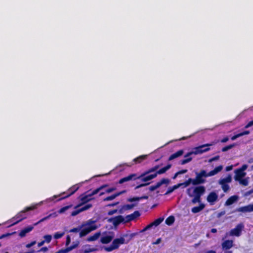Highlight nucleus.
Masks as SVG:
<instances>
[{"label": "nucleus", "mask_w": 253, "mask_h": 253, "mask_svg": "<svg viewBox=\"0 0 253 253\" xmlns=\"http://www.w3.org/2000/svg\"><path fill=\"white\" fill-rule=\"evenodd\" d=\"M192 188H189L187 189V193L190 197L194 196L191 202L193 204H196L197 203H201V196L205 193L206 188L204 186H197L194 188L193 194H191L190 191Z\"/></svg>", "instance_id": "1"}, {"label": "nucleus", "mask_w": 253, "mask_h": 253, "mask_svg": "<svg viewBox=\"0 0 253 253\" xmlns=\"http://www.w3.org/2000/svg\"><path fill=\"white\" fill-rule=\"evenodd\" d=\"M36 208L35 206L28 207L25 208L23 211L19 212L17 213L14 217L11 219V221L13 222L10 226L14 225L19 222L21 221L24 219L27 218L26 212L34 210Z\"/></svg>", "instance_id": "2"}, {"label": "nucleus", "mask_w": 253, "mask_h": 253, "mask_svg": "<svg viewBox=\"0 0 253 253\" xmlns=\"http://www.w3.org/2000/svg\"><path fill=\"white\" fill-rule=\"evenodd\" d=\"M196 177L193 179V185H199L200 184H204L206 182V180L205 178L210 176L209 173L202 169L200 172H196Z\"/></svg>", "instance_id": "3"}, {"label": "nucleus", "mask_w": 253, "mask_h": 253, "mask_svg": "<svg viewBox=\"0 0 253 253\" xmlns=\"http://www.w3.org/2000/svg\"><path fill=\"white\" fill-rule=\"evenodd\" d=\"M213 143L205 144L194 148V151L189 152V154L198 155L207 152L210 150L209 146H212Z\"/></svg>", "instance_id": "4"}, {"label": "nucleus", "mask_w": 253, "mask_h": 253, "mask_svg": "<svg viewBox=\"0 0 253 253\" xmlns=\"http://www.w3.org/2000/svg\"><path fill=\"white\" fill-rule=\"evenodd\" d=\"M232 181L231 175H228L225 178H221L219 180V184L221 185V188L224 192H227L230 189V187L227 183H230Z\"/></svg>", "instance_id": "5"}, {"label": "nucleus", "mask_w": 253, "mask_h": 253, "mask_svg": "<svg viewBox=\"0 0 253 253\" xmlns=\"http://www.w3.org/2000/svg\"><path fill=\"white\" fill-rule=\"evenodd\" d=\"M114 237L115 233L113 231L104 233V235L100 238V242L103 244H108L112 241Z\"/></svg>", "instance_id": "6"}, {"label": "nucleus", "mask_w": 253, "mask_h": 253, "mask_svg": "<svg viewBox=\"0 0 253 253\" xmlns=\"http://www.w3.org/2000/svg\"><path fill=\"white\" fill-rule=\"evenodd\" d=\"M79 188V186L78 185H74L69 188L66 192H63L61 195H65V196L59 198V200H62L66 199L70 196L73 195Z\"/></svg>", "instance_id": "7"}, {"label": "nucleus", "mask_w": 253, "mask_h": 253, "mask_svg": "<svg viewBox=\"0 0 253 253\" xmlns=\"http://www.w3.org/2000/svg\"><path fill=\"white\" fill-rule=\"evenodd\" d=\"M90 195L89 194L88 195H84L82 194L79 197L78 199L81 201V203L79 204L78 205L75 207V209H77L83 205L86 204L88 202L90 201L92 199L91 198Z\"/></svg>", "instance_id": "8"}, {"label": "nucleus", "mask_w": 253, "mask_h": 253, "mask_svg": "<svg viewBox=\"0 0 253 253\" xmlns=\"http://www.w3.org/2000/svg\"><path fill=\"white\" fill-rule=\"evenodd\" d=\"M127 236V234H124L123 235V237H121L119 238L115 239L113 241L111 244L116 250L118 249L119 248L120 245H122L125 243V239L124 238L126 237Z\"/></svg>", "instance_id": "9"}, {"label": "nucleus", "mask_w": 253, "mask_h": 253, "mask_svg": "<svg viewBox=\"0 0 253 253\" xmlns=\"http://www.w3.org/2000/svg\"><path fill=\"white\" fill-rule=\"evenodd\" d=\"M107 221L109 223H112L114 226H117L124 221V218L122 215H118L109 218Z\"/></svg>", "instance_id": "10"}, {"label": "nucleus", "mask_w": 253, "mask_h": 253, "mask_svg": "<svg viewBox=\"0 0 253 253\" xmlns=\"http://www.w3.org/2000/svg\"><path fill=\"white\" fill-rule=\"evenodd\" d=\"M244 228V225L242 223L238 224L234 228L231 229L230 231V235L231 236H235L239 237L241 235L242 230Z\"/></svg>", "instance_id": "11"}, {"label": "nucleus", "mask_w": 253, "mask_h": 253, "mask_svg": "<svg viewBox=\"0 0 253 253\" xmlns=\"http://www.w3.org/2000/svg\"><path fill=\"white\" fill-rule=\"evenodd\" d=\"M169 182V180L168 178H162L160 181L158 182L155 185H151L149 187V190L150 191H153L159 188L162 185L166 184H168Z\"/></svg>", "instance_id": "12"}, {"label": "nucleus", "mask_w": 253, "mask_h": 253, "mask_svg": "<svg viewBox=\"0 0 253 253\" xmlns=\"http://www.w3.org/2000/svg\"><path fill=\"white\" fill-rule=\"evenodd\" d=\"M84 227H85L82 230H81L80 232V237H83L86 236L91 231H94L97 228V226Z\"/></svg>", "instance_id": "13"}, {"label": "nucleus", "mask_w": 253, "mask_h": 253, "mask_svg": "<svg viewBox=\"0 0 253 253\" xmlns=\"http://www.w3.org/2000/svg\"><path fill=\"white\" fill-rule=\"evenodd\" d=\"M92 207V205L91 204H88L85 205V206H83L81 208H80L79 209H77L76 210H75L71 212V215L72 216H75L80 213V212L86 211L90 208H91Z\"/></svg>", "instance_id": "14"}, {"label": "nucleus", "mask_w": 253, "mask_h": 253, "mask_svg": "<svg viewBox=\"0 0 253 253\" xmlns=\"http://www.w3.org/2000/svg\"><path fill=\"white\" fill-rule=\"evenodd\" d=\"M164 220L163 217H159L156 219H155L153 222L147 225L142 231L141 232H144L148 229L151 228L152 226H157L159 224H160L162 221Z\"/></svg>", "instance_id": "15"}, {"label": "nucleus", "mask_w": 253, "mask_h": 253, "mask_svg": "<svg viewBox=\"0 0 253 253\" xmlns=\"http://www.w3.org/2000/svg\"><path fill=\"white\" fill-rule=\"evenodd\" d=\"M139 177H137V174L136 173L130 174L126 177L120 179L119 181V183L123 184L124 182L128 181L131 180H136L137 179H139Z\"/></svg>", "instance_id": "16"}, {"label": "nucleus", "mask_w": 253, "mask_h": 253, "mask_svg": "<svg viewBox=\"0 0 253 253\" xmlns=\"http://www.w3.org/2000/svg\"><path fill=\"white\" fill-rule=\"evenodd\" d=\"M217 199L218 195L214 192L210 193L207 198V201L210 203L211 205H212Z\"/></svg>", "instance_id": "17"}, {"label": "nucleus", "mask_w": 253, "mask_h": 253, "mask_svg": "<svg viewBox=\"0 0 253 253\" xmlns=\"http://www.w3.org/2000/svg\"><path fill=\"white\" fill-rule=\"evenodd\" d=\"M235 211L242 212L253 211V204L237 208L235 210Z\"/></svg>", "instance_id": "18"}, {"label": "nucleus", "mask_w": 253, "mask_h": 253, "mask_svg": "<svg viewBox=\"0 0 253 253\" xmlns=\"http://www.w3.org/2000/svg\"><path fill=\"white\" fill-rule=\"evenodd\" d=\"M157 176V174L155 172L154 173H152L150 174H147L145 176H141V174L139 176H137V177H140L139 179H140L141 181L142 182H147L149 180H151L154 178H155Z\"/></svg>", "instance_id": "19"}, {"label": "nucleus", "mask_w": 253, "mask_h": 253, "mask_svg": "<svg viewBox=\"0 0 253 253\" xmlns=\"http://www.w3.org/2000/svg\"><path fill=\"white\" fill-rule=\"evenodd\" d=\"M234 172L235 174L234 176V179L236 181L240 180L245 177L246 175V172L245 171H242L238 169H236L234 171Z\"/></svg>", "instance_id": "20"}, {"label": "nucleus", "mask_w": 253, "mask_h": 253, "mask_svg": "<svg viewBox=\"0 0 253 253\" xmlns=\"http://www.w3.org/2000/svg\"><path fill=\"white\" fill-rule=\"evenodd\" d=\"M140 216V213L139 211H134L132 213L127 215L126 216V222H129L132 220H134L135 218L139 217Z\"/></svg>", "instance_id": "21"}, {"label": "nucleus", "mask_w": 253, "mask_h": 253, "mask_svg": "<svg viewBox=\"0 0 253 253\" xmlns=\"http://www.w3.org/2000/svg\"><path fill=\"white\" fill-rule=\"evenodd\" d=\"M233 246V241L230 240H227L222 243V248L223 250H227L231 249Z\"/></svg>", "instance_id": "22"}, {"label": "nucleus", "mask_w": 253, "mask_h": 253, "mask_svg": "<svg viewBox=\"0 0 253 253\" xmlns=\"http://www.w3.org/2000/svg\"><path fill=\"white\" fill-rule=\"evenodd\" d=\"M34 228L33 226H29L23 229H22L19 233V235L21 237H24L26 236V234L31 231Z\"/></svg>", "instance_id": "23"}, {"label": "nucleus", "mask_w": 253, "mask_h": 253, "mask_svg": "<svg viewBox=\"0 0 253 253\" xmlns=\"http://www.w3.org/2000/svg\"><path fill=\"white\" fill-rule=\"evenodd\" d=\"M238 199V196L237 195H233L230 197L225 202V206H230L233 203L236 202Z\"/></svg>", "instance_id": "24"}, {"label": "nucleus", "mask_w": 253, "mask_h": 253, "mask_svg": "<svg viewBox=\"0 0 253 253\" xmlns=\"http://www.w3.org/2000/svg\"><path fill=\"white\" fill-rule=\"evenodd\" d=\"M184 153V151L182 149L179 150L175 153L171 154L169 158V161H171L175 158H177L182 156Z\"/></svg>", "instance_id": "25"}, {"label": "nucleus", "mask_w": 253, "mask_h": 253, "mask_svg": "<svg viewBox=\"0 0 253 253\" xmlns=\"http://www.w3.org/2000/svg\"><path fill=\"white\" fill-rule=\"evenodd\" d=\"M125 192V191H123L121 192L116 193L111 196H108L106 198H105L103 199V201H112L114 199H115L117 197L120 196L122 194Z\"/></svg>", "instance_id": "26"}, {"label": "nucleus", "mask_w": 253, "mask_h": 253, "mask_svg": "<svg viewBox=\"0 0 253 253\" xmlns=\"http://www.w3.org/2000/svg\"><path fill=\"white\" fill-rule=\"evenodd\" d=\"M192 154H189V152L184 155L185 159L182 160L180 161V164L183 165H185L192 160V158L190 157Z\"/></svg>", "instance_id": "27"}, {"label": "nucleus", "mask_w": 253, "mask_h": 253, "mask_svg": "<svg viewBox=\"0 0 253 253\" xmlns=\"http://www.w3.org/2000/svg\"><path fill=\"white\" fill-rule=\"evenodd\" d=\"M101 235L100 232H97L94 233L92 236L88 237L86 241L87 242H92L97 240Z\"/></svg>", "instance_id": "28"}, {"label": "nucleus", "mask_w": 253, "mask_h": 253, "mask_svg": "<svg viewBox=\"0 0 253 253\" xmlns=\"http://www.w3.org/2000/svg\"><path fill=\"white\" fill-rule=\"evenodd\" d=\"M205 207V204L201 203L199 206L193 207L191 211L193 213H196L202 211Z\"/></svg>", "instance_id": "29"}, {"label": "nucleus", "mask_w": 253, "mask_h": 253, "mask_svg": "<svg viewBox=\"0 0 253 253\" xmlns=\"http://www.w3.org/2000/svg\"><path fill=\"white\" fill-rule=\"evenodd\" d=\"M223 169L222 165L218 166L214 168V169L210 171L209 173L210 176H213L220 172Z\"/></svg>", "instance_id": "30"}, {"label": "nucleus", "mask_w": 253, "mask_h": 253, "mask_svg": "<svg viewBox=\"0 0 253 253\" xmlns=\"http://www.w3.org/2000/svg\"><path fill=\"white\" fill-rule=\"evenodd\" d=\"M159 168V166L156 165L155 167H152L142 173L141 174V176H145V175H147L153 172H156Z\"/></svg>", "instance_id": "31"}, {"label": "nucleus", "mask_w": 253, "mask_h": 253, "mask_svg": "<svg viewBox=\"0 0 253 253\" xmlns=\"http://www.w3.org/2000/svg\"><path fill=\"white\" fill-rule=\"evenodd\" d=\"M171 167V164H168L166 166L161 168L159 170L156 171L155 172L158 174H161L165 173L168 170H169Z\"/></svg>", "instance_id": "32"}, {"label": "nucleus", "mask_w": 253, "mask_h": 253, "mask_svg": "<svg viewBox=\"0 0 253 253\" xmlns=\"http://www.w3.org/2000/svg\"><path fill=\"white\" fill-rule=\"evenodd\" d=\"M148 196L146 195H144L141 197H134L132 198H130L127 199V201L129 202H133L135 201H139L140 200L142 199H148Z\"/></svg>", "instance_id": "33"}, {"label": "nucleus", "mask_w": 253, "mask_h": 253, "mask_svg": "<svg viewBox=\"0 0 253 253\" xmlns=\"http://www.w3.org/2000/svg\"><path fill=\"white\" fill-rule=\"evenodd\" d=\"M56 216V214L55 212L50 213L48 215L42 218L39 221H38L37 222L34 223V226H36V225H38L39 223H40L47 219H48L51 217H55Z\"/></svg>", "instance_id": "34"}, {"label": "nucleus", "mask_w": 253, "mask_h": 253, "mask_svg": "<svg viewBox=\"0 0 253 253\" xmlns=\"http://www.w3.org/2000/svg\"><path fill=\"white\" fill-rule=\"evenodd\" d=\"M137 205V203H134L131 204L124 205L122 207V210L125 211H128L132 209L134 207Z\"/></svg>", "instance_id": "35"}, {"label": "nucleus", "mask_w": 253, "mask_h": 253, "mask_svg": "<svg viewBox=\"0 0 253 253\" xmlns=\"http://www.w3.org/2000/svg\"><path fill=\"white\" fill-rule=\"evenodd\" d=\"M96 222V220H93L92 219H89L87 220L84 224H82V226H86V227H90V226H97L95 224Z\"/></svg>", "instance_id": "36"}, {"label": "nucleus", "mask_w": 253, "mask_h": 253, "mask_svg": "<svg viewBox=\"0 0 253 253\" xmlns=\"http://www.w3.org/2000/svg\"><path fill=\"white\" fill-rule=\"evenodd\" d=\"M175 221V218L173 215L169 216L165 220V223L168 225H172Z\"/></svg>", "instance_id": "37"}, {"label": "nucleus", "mask_w": 253, "mask_h": 253, "mask_svg": "<svg viewBox=\"0 0 253 253\" xmlns=\"http://www.w3.org/2000/svg\"><path fill=\"white\" fill-rule=\"evenodd\" d=\"M107 186L108 185L107 184L103 185L100 186L99 187L96 188V189L93 190L90 193H89V194L91 196L94 195L99 193L101 190L107 187Z\"/></svg>", "instance_id": "38"}, {"label": "nucleus", "mask_w": 253, "mask_h": 253, "mask_svg": "<svg viewBox=\"0 0 253 253\" xmlns=\"http://www.w3.org/2000/svg\"><path fill=\"white\" fill-rule=\"evenodd\" d=\"M146 155L140 156L136 158H134L133 160V162L135 164L140 163L142 161L146 159Z\"/></svg>", "instance_id": "39"}, {"label": "nucleus", "mask_w": 253, "mask_h": 253, "mask_svg": "<svg viewBox=\"0 0 253 253\" xmlns=\"http://www.w3.org/2000/svg\"><path fill=\"white\" fill-rule=\"evenodd\" d=\"M235 146H236V144H235V143L230 144L229 145H227V146L223 147L222 148L221 150L222 152H226V151H228V150L232 149Z\"/></svg>", "instance_id": "40"}, {"label": "nucleus", "mask_w": 253, "mask_h": 253, "mask_svg": "<svg viewBox=\"0 0 253 253\" xmlns=\"http://www.w3.org/2000/svg\"><path fill=\"white\" fill-rule=\"evenodd\" d=\"M72 206H73V205L72 204H71L70 205L62 207L58 211V212L59 213H62L68 210L69 209L71 208Z\"/></svg>", "instance_id": "41"}, {"label": "nucleus", "mask_w": 253, "mask_h": 253, "mask_svg": "<svg viewBox=\"0 0 253 253\" xmlns=\"http://www.w3.org/2000/svg\"><path fill=\"white\" fill-rule=\"evenodd\" d=\"M193 179L191 178H189L188 180H186L185 182L183 183H180V184H182V185H183L185 187H187L190 185V183L193 184Z\"/></svg>", "instance_id": "42"}, {"label": "nucleus", "mask_w": 253, "mask_h": 253, "mask_svg": "<svg viewBox=\"0 0 253 253\" xmlns=\"http://www.w3.org/2000/svg\"><path fill=\"white\" fill-rule=\"evenodd\" d=\"M44 239H45V242L49 243L51 242L52 236L50 235H45L43 236Z\"/></svg>", "instance_id": "43"}, {"label": "nucleus", "mask_w": 253, "mask_h": 253, "mask_svg": "<svg viewBox=\"0 0 253 253\" xmlns=\"http://www.w3.org/2000/svg\"><path fill=\"white\" fill-rule=\"evenodd\" d=\"M240 182V183L242 184L244 186H247L248 185V181L246 179H241L240 180H238Z\"/></svg>", "instance_id": "44"}, {"label": "nucleus", "mask_w": 253, "mask_h": 253, "mask_svg": "<svg viewBox=\"0 0 253 253\" xmlns=\"http://www.w3.org/2000/svg\"><path fill=\"white\" fill-rule=\"evenodd\" d=\"M64 235V233L56 232L54 235V238L56 239L61 238Z\"/></svg>", "instance_id": "45"}, {"label": "nucleus", "mask_w": 253, "mask_h": 253, "mask_svg": "<svg viewBox=\"0 0 253 253\" xmlns=\"http://www.w3.org/2000/svg\"><path fill=\"white\" fill-rule=\"evenodd\" d=\"M83 227L82 225L81 226H79L78 227H76V228H74L70 230V232H73V233H77L78 232H79L81 228Z\"/></svg>", "instance_id": "46"}, {"label": "nucleus", "mask_w": 253, "mask_h": 253, "mask_svg": "<svg viewBox=\"0 0 253 253\" xmlns=\"http://www.w3.org/2000/svg\"><path fill=\"white\" fill-rule=\"evenodd\" d=\"M104 249L107 252H110L113 250H116L112 244L109 247H105Z\"/></svg>", "instance_id": "47"}, {"label": "nucleus", "mask_w": 253, "mask_h": 253, "mask_svg": "<svg viewBox=\"0 0 253 253\" xmlns=\"http://www.w3.org/2000/svg\"><path fill=\"white\" fill-rule=\"evenodd\" d=\"M97 251V249L95 248H89L88 249H85L84 250V253H89L91 252H95Z\"/></svg>", "instance_id": "48"}, {"label": "nucleus", "mask_w": 253, "mask_h": 253, "mask_svg": "<svg viewBox=\"0 0 253 253\" xmlns=\"http://www.w3.org/2000/svg\"><path fill=\"white\" fill-rule=\"evenodd\" d=\"M150 183V182H146V183H141V184L136 186L135 187V189H138V188H139L140 187L146 186L149 185Z\"/></svg>", "instance_id": "49"}, {"label": "nucleus", "mask_w": 253, "mask_h": 253, "mask_svg": "<svg viewBox=\"0 0 253 253\" xmlns=\"http://www.w3.org/2000/svg\"><path fill=\"white\" fill-rule=\"evenodd\" d=\"M116 190V187H110V188H109L105 190V192L107 193H110L111 192H112Z\"/></svg>", "instance_id": "50"}, {"label": "nucleus", "mask_w": 253, "mask_h": 253, "mask_svg": "<svg viewBox=\"0 0 253 253\" xmlns=\"http://www.w3.org/2000/svg\"><path fill=\"white\" fill-rule=\"evenodd\" d=\"M219 159V156H216L214 157H212L209 160V162L211 163L213 161H217Z\"/></svg>", "instance_id": "51"}, {"label": "nucleus", "mask_w": 253, "mask_h": 253, "mask_svg": "<svg viewBox=\"0 0 253 253\" xmlns=\"http://www.w3.org/2000/svg\"><path fill=\"white\" fill-rule=\"evenodd\" d=\"M117 211H118V210L117 209L110 210L108 212V215H112L117 213Z\"/></svg>", "instance_id": "52"}, {"label": "nucleus", "mask_w": 253, "mask_h": 253, "mask_svg": "<svg viewBox=\"0 0 253 253\" xmlns=\"http://www.w3.org/2000/svg\"><path fill=\"white\" fill-rule=\"evenodd\" d=\"M247 168H248V165L246 164H244V165H242L241 168H238V169L242 171H244L247 169Z\"/></svg>", "instance_id": "53"}, {"label": "nucleus", "mask_w": 253, "mask_h": 253, "mask_svg": "<svg viewBox=\"0 0 253 253\" xmlns=\"http://www.w3.org/2000/svg\"><path fill=\"white\" fill-rule=\"evenodd\" d=\"M253 126V120L250 121L245 126V128H249Z\"/></svg>", "instance_id": "54"}, {"label": "nucleus", "mask_w": 253, "mask_h": 253, "mask_svg": "<svg viewBox=\"0 0 253 253\" xmlns=\"http://www.w3.org/2000/svg\"><path fill=\"white\" fill-rule=\"evenodd\" d=\"M173 189H172V187H169L167 192L165 193V195H168L171 193H172L173 191Z\"/></svg>", "instance_id": "55"}, {"label": "nucleus", "mask_w": 253, "mask_h": 253, "mask_svg": "<svg viewBox=\"0 0 253 253\" xmlns=\"http://www.w3.org/2000/svg\"><path fill=\"white\" fill-rule=\"evenodd\" d=\"M250 133V131L249 130H245L242 132H240L239 133V134H240V137L241 136H242L243 135H247V134H249Z\"/></svg>", "instance_id": "56"}, {"label": "nucleus", "mask_w": 253, "mask_h": 253, "mask_svg": "<svg viewBox=\"0 0 253 253\" xmlns=\"http://www.w3.org/2000/svg\"><path fill=\"white\" fill-rule=\"evenodd\" d=\"M36 243V241H33V242H31L30 243L27 244L26 245V248H29L32 247L33 246H34V245H35Z\"/></svg>", "instance_id": "57"}, {"label": "nucleus", "mask_w": 253, "mask_h": 253, "mask_svg": "<svg viewBox=\"0 0 253 253\" xmlns=\"http://www.w3.org/2000/svg\"><path fill=\"white\" fill-rule=\"evenodd\" d=\"M188 171V170L187 169H181L180 170H179L178 172V173L179 174H184V173H186Z\"/></svg>", "instance_id": "58"}, {"label": "nucleus", "mask_w": 253, "mask_h": 253, "mask_svg": "<svg viewBox=\"0 0 253 253\" xmlns=\"http://www.w3.org/2000/svg\"><path fill=\"white\" fill-rule=\"evenodd\" d=\"M71 242V239L69 235L67 236L66 241V245L68 246Z\"/></svg>", "instance_id": "59"}, {"label": "nucleus", "mask_w": 253, "mask_h": 253, "mask_svg": "<svg viewBox=\"0 0 253 253\" xmlns=\"http://www.w3.org/2000/svg\"><path fill=\"white\" fill-rule=\"evenodd\" d=\"M181 186H182V184L178 183L176 185H173V186H172V189H173V190H174L178 188L179 187H180Z\"/></svg>", "instance_id": "60"}, {"label": "nucleus", "mask_w": 253, "mask_h": 253, "mask_svg": "<svg viewBox=\"0 0 253 253\" xmlns=\"http://www.w3.org/2000/svg\"><path fill=\"white\" fill-rule=\"evenodd\" d=\"M240 137V136L239 133H238V134H235V135H233V136H232V137L231 138V139L232 140H234L236 139L237 138H239Z\"/></svg>", "instance_id": "61"}, {"label": "nucleus", "mask_w": 253, "mask_h": 253, "mask_svg": "<svg viewBox=\"0 0 253 253\" xmlns=\"http://www.w3.org/2000/svg\"><path fill=\"white\" fill-rule=\"evenodd\" d=\"M229 140V138L228 136H226V137H224L223 138H222L221 140H220V142H222V143H225L227 141H228Z\"/></svg>", "instance_id": "62"}, {"label": "nucleus", "mask_w": 253, "mask_h": 253, "mask_svg": "<svg viewBox=\"0 0 253 253\" xmlns=\"http://www.w3.org/2000/svg\"><path fill=\"white\" fill-rule=\"evenodd\" d=\"M11 235V233H6V234H2L1 236H0V239L4 238H5L6 237L9 236H10Z\"/></svg>", "instance_id": "63"}, {"label": "nucleus", "mask_w": 253, "mask_h": 253, "mask_svg": "<svg viewBox=\"0 0 253 253\" xmlns=\"http://www.w3.org/2000/svg\"><path fill=\"white\" fill-rule=\"evenodd\" d=\"M48 250V248L46 247H42L40 250H39V252L40 251H42V252H45L46 251H47Z\"/></svg>", "instance_id": "64"}]
</instances>
